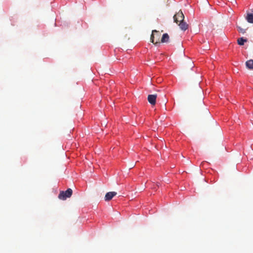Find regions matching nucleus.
Instances as JSON below:
<instances>
[{
	"label": "nucleus",
	"mask_w": 253,
	"mask_h": 253,
	"mask_svg": "<svg viewBox=\"0 0 253 253\" xmlns=\"http://www.w3.org/2000/svg\"><path fill=\"white\" fill-rule=\"evenodd\" d=\"M117 195V192H107L105 196V201H109L111 200L115 196Z\"/></svg>",
	"instance_id": "nucleus-5"
},
{
	"label": "nucleus",
	"mask_w": 253,
	"mask_h": 253,
	"mask_svg": "<svg viewBox=\"0 0 253 253\" xmlns=\"http://www.w3.org/2000/svg\"><path fill=\"white\" fill-rule=\"evenodd\" d=\"M169 35L167 33H165V34H163V35L162 37L161 40V42L162 43L168 42H169Z\"/></svg>",
	"instance_id": "nucleus-7"
},
{
	"label": "nucleus",
	"mask_w": 253,
	"mask_h": 253,
	"mask_svg": "<svg viewBox=\"0 0 253 253\" xmlns=\"http://www.w3.org/2000/svg\"><path fill=\"white\" fill-rule=\"evenodd\" d=\"M237 28H238V31L239 32L242 33L243 34H244L246 33V29H243L241 27H239V26H238Z\"/></svg>",
	"instance_id": "nucleus-10"
},
{
	"label": "nucleus",
	"mask_w": 253,
	"mask_h": 253,
	"mask_svg": "<svg viewBox=\"0 0 253 253\" xmlns=\"http://www.w3.org/2000/svg\"><path fill=\"white\" fill-rule=\"evenodd\" d=\"M157 97V94H150L148 96V101L152 105H154L156 104V100Z\"/></svg>",
	"instance_id": "nucleus-4"
},
{
	"label": "nucleus",
	"mask_w": 253,
	"mask_h": 253,
	"mask_svg": "<svg viewBox=\"0 0 253 253\" xmlns=\"http://www.w3.org/2000/svg\"><path fill=\"white\" fill-rule=\"evenodd\" d=\"M173 19L175 23L178 24L180 21L184 19V16L182 12L180 10L176 13L173 16Z\"/></svg>",
	"instance_id": "nucleus-3"
},
{
	"label": "nucleus",
	"mask_w": 253,
	"mask_h": 253,
	"mask_svg": "<svg viewBox=\"0 0 253 253\" xmlns=\"http://www.w3.org/2000/svg\"><path fill=\"white\" fill-rule=\"evenodd\" d=\"M246 65L248 69H253V60L251 59V60H248L246 62Z\"/></svg>",
	"instance_id": "nucleus-8"
},
{
	"label": "nucleus",
	"mask_w": 253,
	"mask_h": 253,
	"mask_svg": "<svg viewBox=\"0 0 253 253\" xmlns=\"http://www.w3.org/2000/svg\"><path fill=\"white\" fill-rule=\"evenodd\" d=\"M131 168H133L134 167V166L131 165Z\"/></svg>",
	"instance_id": "nucleus-11"
},
{
	"label": "nucleus",
	"mask_w": 253,
	"mask_h": 253,
	"mask_svg": "<svg viewBox=\"0 0 253 253\" xmlns=\"http://www.w3.org/2000/svg\"><path fill=\"white\" fill-rule=\"evenodd\" d=\"M161 34L156 30L152 31V33L150 37L151 42L155 44L160 42Z\"/></svg>",
	"instance_id": "nucleus-1"
},
{
	"label": "nucleus",
	"mask_w": 253,
	"mask_h": 253,
	"mask_svg": "<svg viewBox=\"0 0 253 253\" xmlns=\"http://www.w3.org/2000/svg\"><path fill=\"white\" fill-rule=\"evenodd\" d=\"M178 24L180 29L183 31H185L188 28V25L184 20L180 21Z\"/></svg>",
	"instance_id": "nucleus-6"
},
{
	"label": "nucleus",
	"mask_w": 253,
	"mask_h": 253,
	"mask_svg": "<svg viewBox=\"0 0 253 253\" xmlns=\"http://www.w3.org/2000/svg\"><path fill=\"white\" fill-rule=\"evenodd\" d=\"M247 42V40L244 39L243 38H239L237 40L238 44L240 45H243L245 42Z\"/></svg>",
	"instance_id": "nucleus-9"
},
{
	"label": "nucleus",
	"mask_w": 253,
	"mask_h": 253,
	"mask_svg": "<svg viewBox=\"0 0 253 253\" xmlns=\"http://www.w3.org/2000/svg\"><path fill=\"white\" fill-rule=\"evenodd\" d=\"M72 190L71 188H68L65 191H60L58 195V198L62 200H65L67 198H70L72 195Z\"/></svg>",
	"instance_id": "nucleus-2"
}]
</instances>
